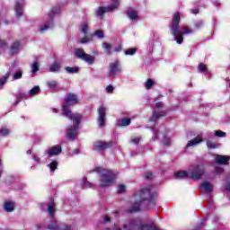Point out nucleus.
I'll return each mask as SVG.
<instances>
[{"label":"nucleus","instance_id":"nucleus-1","mask_svg":"<svg viewBox=\"0 0 230 230\" xmlns=\"http://www.w3.org/2000/svg\"><path fill=\"white\" fill-rule=\"evenodd\" d=\"M79 102L80 100L78 99L77 94L68 93L66 94L64 103L62 104V115L66 116L68 119H72L73 121V126L66 129V137L69 141H75V139L78 137V128L80 127V123H82V114L73 113L69 107L78 105Z\"/></svg>","mask_w":230,"mask_h":230},{"label":"nucleus","instance_id":"nucleus-2","mask_svg":"<svg viewBox=\"0 0 230 230\" xmlns=\"http://www.w3.org/2000/svg\"><path fill=\"white\" fill-rule=\"evenodd\" d=\"M135 202L129 209H128V213H137V211H141V206H145L146 208H149V206H155V199H157V193L155 192L152 194L150 192V189L144 188L139 192L134 194Z\"/></svg>","mask_w":230,"mask_h":230},{"label":"nucleus","instance_id":"nucleus-3","mask_svg":"<svg viewBox=\"0 0 230 230\" xmlns=\"http://www.w3.org/2000/svg\"><path fill=\"white\" fill-rule=\"evenodd\" d=\"M179 24H181V13L176 12L172 15L169 28L172 35L175 37L177 44H182V42H184L183 35L193 33V31H191L190 27H183L182 30L180 31Z\"/></svg>","mask_w":230,"mask_h":230},{"label":"nucleus","instance_id":"nucleus-4","mask_svg":"<svg viewBox=\"0 0 230 230\" xmlns=\"http://www.w3.org/2000/svg\"><path fill=\"white\" fill-rule=\"evenodd\" d=\"M123 229H127V230H159V228L154 225H141L136 219H129L128 224L123 225Z\"/></svg>","mask_w":230,"mask_h":230},{"label":"nucleus","instance_id":"nucleus-5","mask_svg":"<svg viewBox=\"0 0 230 230\" xmlns=\"http://www.w3.org/2000/svg\"><path fill=\"white\" fill-rule=\"evenodd\" d=\"M116 173L114 172L103 169L101 172V188H107L114 182Z\"/></svg>","mask_w":230,"mask_h":230},{"label":"nucleus","instance_id":"nucleus-6","mask_svg":"<svg viewBox=\"0 0 230 230\" xmlns=\"http://www.w3.org/2000/svg\"><path fill=\"white\" fill-rule=\"evenodd\" d=\"M190 172V178L193 181H200L203 175L206 173V167L204 165H196L192 167Z\"/></svg>","mask_w":230,"mask_h":230},{"label":"nucleus","instance_id":"nucleus-7","mask_svg":"<svg viewBox=\"0 0 230 230\" xmlns=\"http://www.w3.org/2000/svg\"><path fill=\"white\" fill-rule=\"evenodd\" d=\"M75 57L79 58V60H84L86 64H89V66H93V64H94V57L85 53V50L82 48L75 49Z\"/></svg>","mask_w":230,"mask_h":230},{"label":"nucleus","instance_id":"nucleus-8","mask_svg":"<svg viewBox=\"0 0 230 230\" xmlns=\"http://www.w3.org/2000/svg\"><path fill=\"white\" fill-rule=\"evenodd\" d=\"M60 13V7H53L51 11L49 13V22L44 24V26L40 27V31L44 33V31L49 30V28H53V17Z\"/></svg>","mask_w":230,"mask_h":230},{"label":"nucleus","instance_id":"nucleus-9","mask_svg":"<svg viewBox=\"0 0 230 230\" xmlns=\"http://www.w3.org/2000/svg\"><path fill=\"white\" fill-rule=\"evenodd\" d=\"M98 117L97 122L100 128H103L105 127V121H107V108L104 105H101L97 108Z\"/></svg>","mask_w":230,"mask_h":230},{"label":"nucleus","instance_id":"nucleus-10","mask_svg":"<svg viewBox=\"0 0 230 230\" xmlns=\"http://www.w3.org/2000/svg\"><path fill=\"white\" fill-rule=\"evenodd\" d=\"M122 68L121 65L119 64V61H115L113 63H110L109 65V71H108V76L109 78H114L118 73H121Z\"/></svg>","mask_w":230,"mask_h":230},{"label":"nucleus","instance_id":"nucleus-11","mask_svg":"<svg viewBox=\"0 0 230 230\" xmlns=\"http://www.w3.org/2000/svg\"><path fill=\"white\" fill-rule=\"evenodd\" d=\"M112 145H114V142L112 140H110L108 142L97 141L94 143L93 148L94 150L100 152L102 150H109V148H112Z\"/></svg>","mask_w":230,"mask_h":230},{"label":"nucleus","instance_id":"nucleus-12","mask_svg":"<svg viewBox=\"0 0 230 230\" xmlns=\"http://www.w3.org/2000/svg\"><path fill=\"white\" fill-rule=\"evenodd\" d=\"M116 8H118V3H115L108 7H99L96 11V15L98 17H103L107 12H112V10H116Z\"/></svg>","mask_w":230,"mask_h":230},{"label":"nucleus","instance_id":"nucleus-13","mask_svg":"<svg viewBox=\"0 0 230 230\" xmlns=\"http://www.w3.org/2000/svg\"><path fill=\"white\" fill-rule=\"evenodd\" d=\"M48 229L49 230H73L71 226L69 225L59 226L58 223H57V221H53L52 223H50L48 226Z\"/></svg>","mask_w":230,"mask_h":230},{"label":"nucleus","instance_id":"nucleus-14","mask_svg":"<svg viewBox=\"0 0 230 230\" xmlns=\"http://www.w3.org/2000/svg\"><path fill=\"white\" fill-rule=\"evenodd\" d=\"M230 156L222 155H216L215 156V163L217 164H229Z\"/></svg>","mask_w":230,"mask_h":230},{"label":"nucleus","instance_id":"nucleus-15","mask_svg":"<svg viewBox=\"0 0 230 230\" xmlns=\"http://www.w3.org/2000/svg\"><path fill=\"white\" fill-rule=\"evenodd\" d=\"M49 157H52V155H58L62 154V146L56 145L49 149L47 152Z\"/></svg>","mask_w":230,"mask_h":230},{"label":"nucleus","instance_id":"nucleus-16","mask_svg":"<svg viewBox=\"0 0 230 230\" xmlns=\"http://www.w3.org/2000/svg\"><path fill=\"white\" fill-rule=\"evenodd\" d=\"M22 3L16 2L15 4V15L16 17H22V6H24V4L22 3V0H21Z\"/></svg>","mask_w":230,"mask_h":230},{"label":"nucleus","instance_id":"nucleus-17","mask_svg":"<svg viewBox=\"0 0 230 230\" xmlns=\"http://www.w3.org/2000/svg\"><path fill=\"white\" fill-rule=\"evenodd\" d=\"M201 190H204V191H206V193H212L213 191V185L211 183H209V181H204L201 185H200Z\"/></svg>","mask_w":230,"mask_h":230},{"label":"nucleus","instance_id":"nucleus-18","mask_svg":"<svg viewBox=\"0 0 230 230\" xmlns=\"http://www.w3.org/2000/svg\"><path fill=\"white\" fill-rule=\"evenodd\" d=\"M127 15L128 17V19H130V21H137V11L129 8L127 11Z\"/></svg>","mask_w":230,"mask_h":230},{"label":"nucleus","instance_id":"nucleus-19","mask_svg":"<svg viewBox=\"0 0 230 230\" xmlns=\"http://www.w3.org/2000/svg\"><path fill=\"white\" fill-rule=\"evenodd\" d=\"M55 199L53 198H50V201L48 205V213L50 215V217H53L55 215Z\"/></svg>","mask_w":230,"mask_h":230},{"label":"nucleus","instance_id":"nucleus-20","mask_svg":"<svg viewBox=\"0 0 230 230\" xmlns=\"http://www.w3.org/2000/svg\"><path fill=\"white\" fill-rule=\"evenodd\" d=\"M175 179H188L190 178V174L186 171H179L174 173Z\"/></svg>","mask_w":230,"mask_h":230},{"label":"nucleus","instance_id":"nucleus-21","mask_svg":"<svg viewBox=\"0 0 230 230\" xmlns=\"http://www.w3.org/2000/svg\"><path fill=\"white\" fill-rule=\"evenodd\" d=\"M130 123H132V119L130 118H123L118 121V127H128Z\"/></svg>","mask_w":230,"mask_h":230},{"label":"nucleus","instance_id":"nucleus-22","mask_svg":"<svg viewBox=\"0 0 230 230\" xmlns=\"http://www.w3.org/2000/svg\"><path fill=\"white\" fill-rule=\"evenodd\" d=\"M202 138L196 137L195 138H193L192 140H190L187 144V148H190V146H195V145H199L200 143H202Z\"/></svg>","mask_w":230,"mask_h":230},{"label":"nucleus","instance_id":"nucleus-23","mask_svg":"<svg viewBox=\"0 0 230 230\" xmlns=\"http://www.w3.org/2000/svg\"><path fill=\"white\" fill-rule=\"evenodd\" d=\"M164 114H166V113H164V111H155L152 114L151 120L157 121V119H159V118H163V116H164Z\"/></svg>","mask_w":230,"mask_h":230},{"label":"nucleus","instance_id":"nucleus-24","mask_svg":"<svg viewBox=\"0 0 230 230\" xmlns=\"http://www.w3.org/2000/svg\"><path fill=\"white\" fill-rule=\"evenodd\" d=\"M4 208L7 213H12L15 209V205L12 201L5 202Z\"/></svg>","mask_w":230,"mask_h":230},{"label":"nucleus","instance_id":"nucleus-25","mask_svg":"<svg viewBox=\"0 0 230 230\" xmlns=\"http://www.w3.org/2000/svg\"><path fill=\"white\" fill-rule=\"evenodd\" d=\"M65 71L68 73V75H75L80 73V68H78V66H66Z\"/></svg>","mask_w":230,"mask_h":230},{"label":"nucleus","instance_id":"nucleus-26","mask_svg":"<svg viewBox=\"0 0 230 230\" xmlns=\"http://www.w3.org/2000/svg\"><path fill=\"white\" fill-rule=\"evenodd\" d=\"M22 100H28V95H26V93H20L16 96V101L14 102V105H19V103H21V102H22Z\"/></svg>","mask_w":230,"mask_h":230},{"label":"nucleus","instance_id":"nucleus-27","mask_svg":"<svg viewBox=\"0 0 230 230\" xmlns=\"http://www.w3.org/2000/svg\"><path fill=\"white\" fill-rule=\"evenodd\" d=\"M102 49L106 51L107 55H112V45L107 42H102Z\"/></svg>","mask_w":230,"mask_h":230},{"label":"nucleus","instance_id":"nucleus-28","mask_svg":"<svg viewBox=\"0 0 230 230\" xmlns=\"http://www.w3.org/2000/svg\"><path fill=\"white\" fill-rule=\"evenodd\" d=\"M57 71H60V64H58V62L55 61V62L49 66V72H50V73H57Z\"/></svg>","mask_w":230,"mask_h":230},{"label":"nucleus","instance_id":"nucleus-29","mask_svg":"<svg viewBox=\"0 0 230 230\" xmlns=\"http://www.w3.org/2000/svg\"><path fill=\"white\" fill-rule=\"evenodd\" d=\"M11 72H7L2 78H0V89H3V85L6 84V80L10 78Z\"/></svg>","mask_w":230,"mask_h":230},{"label":"nucleus","instance_id":"nucleus-30","mask_svg":"<svg viewBox=\"0 0 230 230\" xmlns=\"http://www.w3.org/2000/svg\"><path fill=\"white\" fill-rule=\"evenodd\" d=\"M144 85H145L146 89L147 91H149V89H152V87H154V85H155V81H154L153 79H146Z\"/></svg>","mask_w":230,"mask_h":230},{"label":"nucleus","instance_id":"nucleus-31","mask_svg":"<svg viewBox=\"0 0 230 230\" xmlns=\"http://www.w3.org/2000/svg\"><path fill=\"white\" fill-rule=\"evenodd\" d=\"M40 93V86H34L32 89L29 91L30 96H37Z\"/></svg>","mask_w":230,"mask_h":230},{"label":"nucleus","instance_id":"nucleus-32","mask_svg":"<svg viewBox=\"0 0 230 230\" xmlns=\"http://www.w3.org/2000/svg\"><path fill=\"white\" fill-rule=\"evenodd\" d=\"M19 48H21V42L14 41L11 46V51H13V53H17Z\"/></svg>","mask_w":230,"mask_h":230},{"label":"nucleus","instance_id":"nucleus-33","mask_svg":"<svg viewBox=\"0 0 230 230\" xmlns=\"http://www.w3.org/2000/svg\"><path fill=\"white\" fill-rule=\"evenodd\" d=\"M87 42H93V35L90 37L84 36L79 40V44H87Z\"/></svg>","mask_w":230,"mask_h":230},{"label":"nucleus","instance_id":"nucleus-34","mask_svg":"<svg viewBox=\"0 0 230 230\" xmlns=\"http://www.w3.org/2000/svg\"><path fill=\"white\" fill-rule=\"evenodd\" d=\"M31 67L32 75H35V73H37L39 69H40V66L38 62H33Z\"/></svg>","mask_w":230,"mask_h":230},{"label":"nucleus","instance_id":"nucleus-35","mask_svg":"<svg viewBox=\"0 0 230 230\" xmlns=\"http://www.w3.org/2000/svg\"><path fill=\"white\" fill-rule=\"evenodd\" d=\"M207 146L210 150H215V148H218V146H217V143L213 142L212 140L207 141Z\"/></svg>","mask_w":230,"mask_h":230},{"label":"nucleus","instance_id":"nucleus-36","mask_svg":"<svg viewBox=\"0 0 230 230\" xmlns=\"http://www.w3.org/2000/svg\"><path fill=\"white\" fill-rule=\"evenodd\" d=\"M137 53V49L131 48L125 50V55H129L130 57L136 55Z\"/></svg>","mask_w":230,"mask_h":230},{"label":"nucleus","instance_id":"nucleus-37","mask_svg":"<svg viewBox=\"0 0 230 230\" xmlns=\"http://www.w3.org/2000/svg\"><path fill=\"white\" fill-rule=\"evenodd\" d=\"M49 169L51 172H55L57 168H58V162L57 160H53L49 164Z\"/></svg>","mask_w":230,"mask_h":230},{"label":"nucleus","instance_id":"nucleus-38","mask_svg":"<svg viewBox=\"0 0 230 230\" xmlns=\"http://www.w3.org/2000/svg\"><path fill=\"white\" fill-rule=\"evenodd\" d=\"M198 71H199V73H206V71H208V66L204 63H199L198 66Z\"/></svg>","mask_w":230,"mask_h":230},{"label":"nucleus","instance_id":"nucleus-39","mask_svg":"<svg viewBox=\"0 0 230 230\" xmlns=\"http://www.w3.org/2000/svg\"><path fill=\"white\" fill-rule=\"evenodd\" d=\"M47 85L49 89H57V85H58V83H57V81H49L47 83Z\"/></svg>","mask_w":230,"mask_h":230},{"label":"nucleus","instance_id":"nucleus-40","mask_svg":"<svg viewBox=\"0 0 230 230\" xmlns=\"http://www.w3.org/2000/svg\"><path fill=\"white\" fill-rule=\"evenodd\" d=\"M22 78V70H18L16 73L13 75V79L14 80H21Z\"/></svg>","mask_w":230,"mask_h":230},{"label":"nucleus","instance_id":"nucleus-41","mask_svg":"<svg viewBox=\"0 0 230 230\" xmlns=\"http://www.w3.org/2000/svg\"><path fill=\"white\" fill-rule=\"evenodd\" d=\"M203 26H204V22L202 20L194 23V28L196 30H200V28H203Z\"/></svg>","mask_w":230,"mask_h":230},{"label":"nucleus","instance_id":"nucleus-42","mask_svg":"<svg viewBox=\"0 0 230 230\" xmlns=\"http://www.w3.org/2000/svg\"><path fill=\"white\" fill-rule=\"evenodd\" d=\"M8 134H10V129L6 128H2L0 129V136H8Z\"/></svg>","mask_w":230,"mask_h":230},{"label":"nucleus","instance_id":"nucleus-43","mask_svg":"<svg viewBox=\"0 0 230 230\" xmlns=\"http://www.w3.org/2000/svg\"><path fill=\"white\" fill-rule=\"evenodd\" d=\"M215 136H217V137H226V134L222 130H217L215 131Z\"/></svg>","mask_w":230,"mask_h":230},{"label":"nucleus","instance_id":"nucleus-44","mask_svg":"<svg viewBox=\"0 0 230 230\" xmlns=\"http://www.w3.org/2000/svg\"><path fill=\"white\" fill-rule=\"evenodd\" d=\"M94 35H96L99 39H103L105 37L103 31L101 30L95 31Z\"/></svg>","mask_w":230,"mask_h":230},{"label":"nucleus","instance_id":"nucleus-45","mask_svg":"<svg viewBox=\"0 0 230 230\" xmlns=\"http://www.w3.org/2000/svg\"><path fill=\"white\" fill-rule=\"evenodd\" d=\"M82 33H84V35H87V33H89V26L87 24L82 25Z\"/></svg>","mask_w":230,"mask_h":230},{"label":"nucleus","instance_id":"nucleus-46","mask_svg":"<svg viewBox=\"0 0 230 230\" xmlns=\"http://www.w3.org/2000/svg\"><path fill=\"white\" fill-rule=\"evenodd\" d=\"M126 187L123 184L119 185L117 192L118 193H125Z\"/></svg>","mask_w":230,"mask_h":230},{"label":"nucleus","instance_id":"nucleus-47","mask_svg":"<svg viewBox=\"0 0 230 230\" xmlns=\"http://www.w3.org/2000/svg\"><path fill=\"white\" fill-rule=\"evenodd\" d=\"M106 92L109 93L110 94H112V93H114V86H112V84H109L106 87Z\"/></svg>","mask_w":230,"mask_h":230},{"label":"nucleus","instance_id":"nucleus-48","mask_svg":"<svg viewBox=\"0 0 230 230\" xmlns=\"http://www.w3.org/2000/svg\"><path fill=\"white\" fill-rule=\"evenodd\" d=\"M123 49V45L122 44H119L117 47L114 48V51L116 53H119V51H121Z\"/></svg>","mask_w":230,"mask_h":230},{"label":"nucleus","instance_id":"nucleus-49","mask_svg":"<svg viewBox=\"0 0 230 230\" xmlns=\"http://www.w3.org/2000/svg\"><path fill=\"white\" fill-rule=\"evenodd\" d=\"M152 177H154V173H152V172H146L145 173V178L146 179H152Z\"/></svg>","mask_w":230,"mask_h":230},{"label":"nucleus","instance_id":"nucleus-50","mask_svg":"<svg viewBox=\"0 0 230 230\" xmlns=\"http://www.w3.org/2000/svg\"><path fill=\"white\" fill-rule=\"evenodd\" d=\"M139 141H140V139L138 137L131 139V143H134V145H137L139 143Z\"/></svg>","mask_w":230,"mask_h":230},{"label":"nucleus","instance_id":"nucleus-51","mask_svg":"<svg viewBox=\"0 0 230 230\" xmlns=\"http://www.w3.org/2000/svg\"><path fill=\"white\" fill-rule=\"evenodd\" d=\"M32 159H33V161H35L36 163H41V162H40V159L39 158V156H37V155H33Z\"/></svg>","mask_w":230,"mask_h":230},{"label":"nucleus","instance_id":"nucleus-52","mask_svg":"<svg viewBox=\"0 0 230 230\" xmlns=\"http://www.w3.org/2000/svg\"><path fill=\"white\" fill-rule=\"evenodd\" d=\"M105 230H111V228H106ZM112 230H122V229L118 228V224H114Z\"/></svg>","mask_w":230,"mask_h":230},{"label":"nucleus","instance_id":"nucleus-53","mask_svg":"<svg viewBox=\"0 0 230 230\" xmlns=\"http://www.w3.org/2000/svg\"><path fill=\"white\" fill-rule=\"evenodd\" d=\"M199 10L198 8L196 9H190V13H193L194 15H197L199 13Z\"/></svg>","mask_w":230,"mask_h":230},{"label":"nucleus","instance_id":"nucleus-54","mask_svg":"<svg viewBox=\"0 0 230 230\" xmlns=\"http://www.w3.org/2000/svg\"><path fill=\"white\" fill-rule=\"evenodd\" d=\"M156 107H157V109H163V102H156Z\"/></svg>","mask_w":230,"mask_h":230},{"label":"nucleus","instance_id":"nucleus-55","mask_svg":"<svg viewBox=\"0 0 230 230\" xmlns=\"http://www.w3.org/2000/svg\"><path fill=\"white\" fill-rule=\"evenodd\" d=\"M226 191H230V182L226 183Z\"/></svg>","mask_w":230,"mask_h":230},{"label":"nucleus","instance_id":"nucleus-56","mask_svg":"<svg viewBox=\"0 0 230 230\" xmlns=\"http://www.w3.org/2000/svg\"><path fill=\"white\" fill-rule=\"evenodd\" d=\"M103 220H104V222H111V217H105L103 218Z\"/></svg>","mask_w":230,"mask_h":230},{"label":"nucleus","instance_id":"nucleus-57","mask_svg":"<svg viewBox=\"0 0 230 230\" xmlns=\"http://www.w3.org/2000/svg\"><path fill=\"white\" fill-rule=\"evenodd\" d=\"M158 134H159V131L155 132V139H159Z\"/></svg>","mask_w":230,"mask_h":230},{"label":"nucleus","instance_id":"nucleus-58","mask_svg":"<svg viewBox=\"0 0 230 230\" xmlns=\"http://www.w3.org/2000/svg\"><path fill=\"white\" fill-rule=\"evenodd\" d=\"M164 146H170V140H165L164 141Z\"/></svg>","mask_w":230,"mask_h":230},{"label":"nucleus","instance_id":"nucleus-59","mask_svg":"<svg viewBox=\"0 0 230 230\" xmlns=\"http://www.w3.org/2000/svg\"><path fill=\"white\" fill-rule=\"evenodd\" d=\"M73 154L78 155L80 154V149H75L73 151Z\"/></svg>","mask_w":230,"mask_h":230},{"label":"nucleus","instance_id":"nucleus-60","mask_svg":"<svg viewBox=\"0 0 230 230\" xmlns=\"http://www.w3.org/2000/svg\"><path fill=\"white\" fill-rule=\"evenodd\" d=\"M84 183L87 184L88 186H91V183L89 181H87V179H85V178H84Z\"/></svg>","mask_w":230,"mask_h":230},{"label":"nucleus","instance_id":"nucleus-61","mask_svg":"<svg viewBox=\"0 0 230 230\" xmlns=\"http://www.w3.org/2000/svg\"><path fill=\"white\" fill-rule=\"evenodd\" d=\"M52 112H54L55 114H57V112H58V110L56 109V108H53V109H52Z\"/></svg>","mask_w":230,"mask_h":230},{"label":"nucleus","instance_id":"nucleus-62","mask_svg":"<svg viewBox=\"0 0 230 230\" xmlns=\"http://www.w3.org/2000/svg\"><path fill=\"white\" fill-rule=\"evenodd\" d=\"M31 152H32L31 149H29V150L27 151V154H28V155H31Z\"/></svg>","mask_w":230,"mask_h":230},{"label":"nucleus","instance_id":"nucleus-63","mask_svg":"<svg viewBox=\"0 0 230 230\" xmlns=\"http://www.w3.org/2000/svg\"><path fill=\"white\" fill-rule=\"evenodd\" d=\"M217 173H220V171L218 169H216Z\"/></svg>","mask_w":230,"mask_h":230},{"label":"nucleus","instance_id":"nucleus-64","mask_svg":"<svg viewBox=\"0 0 230 230\" xmlns=\"http://www.w3.org/2000/svg\"><path fill=\"white\" fill-rule=\"evenodd\" d=\"M37 229H40V225L37 226Z\"/></svg>","mask_w":230,"mask_h":230}]
</instances>
